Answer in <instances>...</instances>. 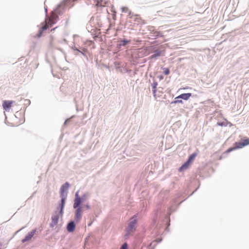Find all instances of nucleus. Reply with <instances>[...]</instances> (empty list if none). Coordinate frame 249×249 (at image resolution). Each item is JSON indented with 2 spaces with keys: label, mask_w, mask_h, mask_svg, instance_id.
I'll return each instance as SVG.
<instances>
[{
  "label": "nucleus",
  "mask_w": 249,
  "mask_h": 249,
  "mask_svg": "<svg viewBox=\"0 0 249 249\" xmlns=\"http://www.w3.org/2000/svg\"><path fill=\"white\" fill-rule=\"evenodd\" d=\"M35 232V230H33L32 231L29 232L27 234V235L25 237V238L22 240V242L23 243H24L31 240L33 236L34 235Z\"/></svg>",
  "instance_id": "nucleus-10"
},
{
  "label": "nucleus",
  "mask_w": 249,
  "mask_h": 249,
  "mask_svg": "<svg viewBox=\"0 0 249 249\" xmlns=\"http://www.w3.org/2000/svg\"><path fill=\"white\" fill-rule=\"evenodd\" d=\"M136 223L137 220L136 216H135L131 219V221L126 229V231L128 234H130L135 231V225H136Z\"/></svg>",
  "instance_id": "nucleus-3"
},
{
  "label": "nucleus",
  "mask_w": 249,
  "mask_h": 249,
  "mask_svg": "<svg viewBox=\"0 0 249 249\" xmlns=\"http://www.w3.org/2000/svg\"><path fill=\"white\" fill-rule=\"evenodd\" d=\"M97 6H104L106 3L102 0H93Z\"/></svg>",
  "instance_id": "nucleus-14"
},
{
  "label": "nucleus",
  "mask_w": 249,
  "mask_h": 249,
  "mask_svg": "<svg viewBox=\"0 0 249 249\" xmlns=\"http://www.w3.org/2000/svg\"><path fill=\"white\" fill-rule=\"evenodd\" d=\"M161 240H162L161 238H157L156 242H157V243L160 242L161 241Z\"/></svg>",
  "instance_id": "nucleus-22"
},
{
  "label": "nucleus",
  "mask_w": 249,
  "mask_h": 249,
  "mask_svg": "<svg viewBox=\"0 0 249 249\" xmlns=\"http://www.w3.org/2000/svg\"><path fill=\"white\" fill-rule=\"evenodd\" d=\"M190 164V163L189 161H187L185 163H184L180 167L179 171H182L187 169L188 168V167L189 166Z\"/></svg>",
  "instance_id": "nucleus-13"
},
{
  "label": "nucleus",
  "mask_w": 249,
  "mask_h": 249,
  "mask_svg": "<svg viewBox=\"0 0 249 249\" xmlns=\"http://www.w3.org/2000/svg\"><path fill=\"white\" fill-rule=\"evenodd\" d=\"M192 94L191 93H183L176 97V99H182L185 100H187L191 96Z\"/></svg>",
  "instance_id": "nucleus-11"
},
{
  "label": "nucleus",
  "mask_w": 249,
  "mask_h": 249,
  "mask_svg": "<svg viewBox=\"0 0 249 249\" xmlns=\"http://www.w3.org/2000/svg\"><path fill=\"white\" fill-rule=\"evenodd\" d=\"M152 87H153V93L155 94V93L156 92V84L155 83H153L152 84Z\"/></svg>",
  "instance_id": "nucleus-20"
},
{
  "label": "nucleus",
  "mask_w": 249,
  "mask_h": 249,
  "mask_svg": "<svg viewBox=\"0 0 249 249\" xmlns=\"http://www.w3.org/2000/svg\"><path fill=\"white\" fill-rule=\"evenodd\" d=\"M54 18L55 16L53 15L49 18L48 22H47V21L46 20L45 24L42 27V31L46 30L49 27V26L51 27L52 25L54 24V22L53 20L54 19Z\"/></svg>",
  "instance_id": "nucleus-6"
},
{
  "label": "nucleus",
  "mask_w": 249,
  "mask_h": 249,
  "mask_svg": "<svg viewBox=\"0 0 249 249\" xmlns=\"http://www.w3.org/2000/svg\"><path fill=\"white\" fill-rule=\"evenodd\" d=\"M196 156V154L193 153L191 156H190L187 161H189L191 163L194 160V159Z\"/></svg>",
  "instance_id": "nucleus-15"
},
{
  "label": "nucleus",
  "mask_w": 249,
  "mask_h": 249,
  "mask_svg": "<svg viewBox=\"0 0 249 249\" xmlns=\"http://www.w3.org/2000/svg\"><path fill=\"white\" fill-rule=\"evenodd\" d=\"M77 208V209L75 213V219L76 221H79L82 217V208L78 207Z\"/></svg>",
  "instance_id": "nucleus-9"
},
{
  "label": "nucleus",
  "mask_w": 249,
  "mask_h": 249,
  "mask_svg": "<svg viewBox=\"0 0 249 249\" xmlns=\"http://www.w3.org/2000/svg\"><path fill=\"white\" fill-rule=\"evenodd\" d=\"M69 186V183L68 182H66L64 185H63L61 186L60 188V196L61 197V200L60 203V213L61 215H63V210L65 203V200L67 196V192Z\"/></svg>",
  "instance_id": "nucleus-1"
},
{
  "label": "nucleus",
  "mask_w": 249,
  "mask_h": 249,
  "mask_svg": "<svg viewBox=\"0 0 249 249\" xmlns=\"http://www.w3.org/2000/svg\"><path fill=\"white\" fill-rule=\"evenodd\" d=\"M120 249H128V245L126 243H124L120 248Z\"/></svg>",
  "instance_id": "nucleus-16"
},
{
  "label": "nucleus",
  "mask_w": 249,
  "mask_h": 249,
  "mask_svg": "<svg viewBox=\"0 0 249 249\" xmlns=\"http://www.w3.org/2000/svg\"><path fill=\"white\" fill-rule=\"evenodd\" d=\"M122 45L124 46L130 42L129 40H124L122 41Z\"/></svg>",
  "instance_id": "nucleus-19"
},
{
  "label": "nucleus",
  "mask_w": 249,
  "mask_h": 249,
  "mask_svg": "<svg viewBox=\"0 0 249 249\" xmlns=\"http://www.w3.org/2000/svg\"><path fill=\"white\" fill-rule=\"evenodd\" d=\"M173 102L174 103H181L182 104L183 103L182 101L181 100H179V99H176Z\"/></svg>",
  "instance_id": "nucleus-18"
},
{
  "label": "nucleus",
  "mask_w": 249,
  "mask_h": 249,
  "mask_svg": "<svg viewBox=\"0 0 249 249\" xmlns=\"http://www.w3.org/2000/svg\"><path fill=\"white\" fill-rule=\"evenodd\" d=\"M85 207L87 208V209H89L90 207L89 204H87L85 205Z\"/></svg>",
  "instance_id": "nucleus-23"
},
{
  "label": "nucleus",
  "mask_w": 249,
  "mask_h": 249,
  "mask_svg": "<svg viewBox=\"0 0 249 249\" xmlns=\"http://www.w3.org/2000/svg\"><path fill=\"white\" fill-rule=\"evenodd\" d=\"M234 149H233V148H229L227 150V152H230L232 150H234Z\"/></svg>",
  "instance_id": "nucleus-21"
},
{
  "label": "nucleus",
  "mask_w": 249,
  "mask_h": 249,
  "mask_svg": "<svg viewBox=\"0 0 249 249\" xmlns=\"http://www.w3.org/2000/svg\"><path fill=\"white\" fill-rule=\"evenodd\" d=\"M129 18L133 19L135 21L137 22L138 23H141L142 22V18L139 17L137 15H135L131 12L129 13Z\"/></svg>",
  "instance_id": "nucleus-8"
},
{
  "label": "nucleus",
  "mask_w": 249,
  "mask_h": 249,
  "mask_svg": "<svg viewBox=\"0 0 249 249\" xmlns=\"http://www.w3.org/2000/svg\"><path fill=\"white\" fill-rule=\"evenodd\" d=\"M75 224L73 222L71 221L70 222L67 226V230L69 232H72L75 229Z\"/></svg>",
  "instance_id": "nucleus-12"
},
{
  "label": "nucleus",
  "mask_w": 249,
  "mask_h": 249,
  "mask_svg": "<svg viewBox=\"0 0 249 249\" xmlns=\"http://www.w3.org/2000/svg\"><path fill=\"white\" fill-rule=\"evenodd\" d=\"M85 200V198L83 197H80L78 194V193H76L75 194V197L74 200V204H73V208H77L78 207H81L80 206V205L84 202Z\"/></svg>",
  "instance_id": "nucleus-4"
},
{
  "label": "nucleus",
  "mask_w": 249,
  "mask_h": 249,
  "mask_svg": "<svg viewBox=\"0 0 249 249\" xmlns=\"http://www.w3.org/2000/svg\"><path fill=\"white\" fill-rule=\"evenodd\" d=\"M14 101H10V100H4L2 102V107L3 109L6 111L9 112L13 106V104H14Z\"/></svg>",
  "instance_id": "nucleus-5"
},
{
  "label": "nucleus",
  "mask_w": 249,
  "mask_h": 249,
  "mask_svg": "<svg viewBox=\"0 0 249 249\" xmlns=\"http://www.w3.org/2000/svg\"><path fill=\"white\" fill-rule=\"evenodd\" d=\"M57 210H59V211H55L52 216V222L50 223V226L51 227H53L54 226H56L58 223L59 216H62V215H61L60 213V205L59 206V208H57Z\"/></svg>",
  "instance_id": "nucleus-2"
},
{
  "label": "nucleus",
  "mask_w": 249,
  "mask_h": 249,
  "mask_svg": "<svg viewBox=\"0 0 249 249\" xmlns=\"http://www.w3.org/2000/svg\"><path fill=\"white\" fill-rule=\"evenodd\" d=\"M248 144H249V139H247L244 140L243 142H236L235 143V147H233V149L241 148Z\"/></svg>",
  "instance_id": "nucleus-7"
},
{
  "label": "nucleus",
  "mask_w": 249,
  "mask_h": 249,
  "mask_svg": "<svg viewBox=\"0 0 249 249\" xmlns=\"http://www.w3.org/2000/svg\"><path fill=\"white\" fill-rule=\"evenodd\" d=\"M163 72L165 74V75H168L169 73V70L167 68H164L163 69Z\"/></svg>",
  "instance_id": "nucleus-17"
}]
</instances>
